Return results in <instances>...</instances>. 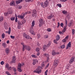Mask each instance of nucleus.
Here are the masks:
<instances>
[{
    "label": "nucleus",
    "mask_w": 75,
    "mask_h": 75,
    "mask_svg": "<svg viewBox=\"0 0 75 75\" xmlns=\"http://www.w3.org/2000/svg\"><path fill=\"white\" fill-rule=\"evenodd\" d=\"M48 0H46L45 2H44V5L45 7H48Z\"/></svg>",
    "instance_id": "4468645a"
},
{
    "label": "nucleus",
    "mask_w": 75,
    "mask_h": 75,
    "mask_svg": "<svg viewBox=\"0 0 75 75\" xmlns=\"http://www.w3.org/2000/svg\"><path fill=\"white\" fill-rule=\"evenodd\" d=\"M72 34L73 35H74V34H75V30L74 29H72Z\"/></svg>",
    "instance_id": "f704fd0d"
},
{
    "label": "nucleus",
    "mask_w": 75,
    "mask_h": 75,
    "mask_svg": "<svg viewBox=\"0 0 75 75\" xmlns=\"http://www.w3.org/2000/svg\"><path fill=\"white\" fill-rule=\"evenodd\" d=\"M40 23L39 24V27H41L42 25V24L44 23V21L42 18H40L39 20Z\"/></svg>",
    "instance_id": "39448f33"
},
{
    "label": "nucleus",
    "mask_w": 75,
    "mask_h": 75,
    "mask_svg": "<svg viewBox=\"0 0 75 75\" xmlns=\"http://www.w3.org/2000/svg\"><path fill=\"white\" fill-rule=\"evenodd\" d=\"M4 26L5 29L7 30L8 29V28L7 27V23L6 22H4Z\"/></svg>",
    "instance_id": "dca6fc26"
},
{
    "label": "nucleus",
    "mask_w": 75,
    "mask_h": 75,
    "mask_svg": "<svg viewBox=\"0 0 75 75\" xmlns=\"http://www.w3.org/2000/svg\"><path fill=\"white\" fill-rule=\"evenodd\" d=\"M40 37V34H38L37 35V37H38V38H39Z\"/></svg>",
    "instance_id": "69168bd1"
},
{
    "label": "nucleus",
    "mask_w": 75,
    "mask_h": 75,
    "mask_svg": "<svg viewBox=\"0 0 75 75\" xmlns=\"http://www.w3.org/2000/svg\"><path fill=\"white\" fill-rule=\"evenodd\" d=\"M72 22H71L69 24H68V26L69 27H71L72 26Z\"/></svg>",
    "instance_id": "ea45409f"
},
{
    "label": "nucleus",
    "mask_w": 75,
    "mask_h": 75,
    "mask_svg": "<svg viewBox=\"0 0 75 75\" xmlns=\"http://www.w3.org/2000/svg\"><path fill=\"white\" fill-rule=\"evenodd\" d=\"M6 74H7L8 75H11V74H10V73H9V72H8V71H6Z\"/></svg>",
    "instance_id": "c9c22d12"
},
{
    "label": "nucleus",
    "mask_w": 75,
    "mask_h": 75,
    "mask_svg": "<svg viewBox=\"0 0 75 75\" xmlns=\"http://www.w3.org/2000/svg\"><path fill=\"white\" fill-rule=\"evenodd\" d=\"M15 5V1L13 0L10 3V6H13Z\"/></svg>",
    "instance_id": "f8f14e48"
},
{
    "label": "nucleus",
    "mask_w": 75,
    "mask_h": 75,
    "mask_svg": "<svg viewBox=\"0 0 75 75\" xmlns=\"http://www.w3.org/2000/svg\"><path fill=\"white\" fill-rule=\"evenodd\" d=\"M59 62V60L58 59H56L54 60L53 65L55 67H56L58 65Z\"/></svg>",
    "instance_id": "7ed1b4c3"
},
{
    "label": "nucleus",
    "mask_w": 75,
    "mask_h": 75,
    "mask_svg": "<svg viewBox=\"0 0 75 75\" xmlns=\"http://www.w3.org/2000/svg\"><path fill=\"white\" fill-rule=\"evenodd\" d=\"M67 25H66V26H65L64 28V30H67Z\"/></svg>",
    "instance_id": "4d7b16f0"
},
{
    "label": "nucleus",
    "mask_w": 75,
    "mask_h": 75,
    "mask_svg": "<svg viewBox=\"0 0 75 75\" xmlns=\"http://www.w3.org/2000/svg\"><path fill=\"white\" fill-rule=\"evenodd\" d=\"M6 51V54H8V53H9L10 52V49L8 48H7L5 50Z\"/></svg>",
    "instance_id": "b1692460"
},
{
    "label": "nucleus",
    "mask_w": 75,
    "mask_h": 75,
    "mask_svg": "<svg viewBox=\"0 0 75 75\" xmlns=\"http://www.w3.org/2000/svg\"><path fill=\"white\" fill-rule=\"evenodd\" d=\"M12 11H8L7 13H4V14L5 15V16H7L8 15V14H11L12 13Z\"/></svg>",
    "instance_id": "1a4fd4ad"
},
{
    "label": "nucleus",
    "mask_w": 75,
    "mask_h": 75,
    "mask_svg": "<svg viewBox=\"0 0 75 75\" xmlns=\"http://www.w3.org/2000/svg\"><path fill=\"white\" fill-rule=\"evenodd\" d=\"M52 55H56V52H55L54 50H53L52 52Z\"/></svg>",
    "instance_id": "cd10ccee"
},
{
    "label": "nucleus",
    "mask_w": 75,
    "mask_h": 75,
    "mask_svg": "<svg viewBox=\"0 0 75 75\" xmlns=\"http://www.w3.org/2000/svg\"><path fill=\"white\" fill-rule=\"evenodd\" d=\"M54 17V15L53 14H50V15L47 16V18L49 20H50Z\"/></svg>",
    "instance_id": "423d86ee"
},
{
    "label": "nucleus",
    "mask_w": 75,
    "mask_h": 75,
    "mask_svg": "<svg viewBox=\"0 0 75 75\" xmlns=\"http://www.w3.org/2000/svg\"><path fill=\"white\" fill-rule=\"evenodd\" d=\"M21 45H23V51H25V47H26V45H24V42H22L21 43Z\"/></svg>",
    "instance_id": "f3484780"
},
{
    "label": "nucleus",
    "mask_w": 75,
    "mask_h": 75,
    "mask_svg": "<svg viewBox=\"0 0 75 75\" xmlns=\"http://www.w3.org/2000/svg\"><path fill=\"white\" fill-rule=\"evenodd\" d=\"M46 49H47V47L46 46V45H45L43 46V51H45L46 50Z\"/></svg>",
    "instance_id": "393cba45"
},
{
    "label": "nucleus",
    "mask_w": 75,
    "mask_h": 75,
    "mask_svg": "<svg viewBox=\"0 0 75 75\" xmlns=\"http://www.w3.org/2000/svg\"><path fill=\"white\" fill-rule=\"evenodd\" d=\"M68 36H67L65 38V39L66 40H67L68 39Z\"/></svg>",
    "instance_id": "680f3d73"
},
{
    "label": "nucleus",
    "mask_w": 75,
    "mask_h": 75,
    "mask_svg": "<svg viewBox=\"0 0 75 75\" xmlns=\"http://www.w3.org/2000/svg\"><path fill=\"white\" fill-rule=\"evenodd\" d=\"M57 6H58L59 7H62V6H61V4H57Z\"/></svg>",
    "instance_id": "3c124183"
},
{
    "label": "nucleus",
    "mask_w": 75,
    "mask_h": 75,
    "mask_svg": "<svg viewBox=\"0 0 75 75\" xmlns=\"http://www.w3.org/2000/svg\"><path fill=\"white\" fill-rule=\"evenodd\" d=\"M6 33H8L9 35L10 34V33H11V28L9 27V28L8 30V31H6Z\"/></svg>",
    "instance_id": "a211bd4d"
},
{
    "label": "nucleus",
    "mask_w": 75,
    "mask_h": 75,
    "mask_svg": "<svg viewBox=\"0 0 75 75\" xmlns=\"http://www.w3.org/2000/svg\"><path fill=\"white\" fill-rule=\"evenodd\" d=\"M25 49H26V50H28V51H30V50H31V48L29 46H26V47H25Z\"/></svg>",
    "instance_id": "412c9836"
},
{
    "label": "nucleus",
    "mask_w": 75,
    "mask_h": 75,
    "mask_svg": "<svg viewBox=\"0 0 75 75\" xmlns=\"http://www.w3.org/2000/svg\"><path fill=\"white\" fill-rule=\"evenodd\" d=\"M10 37L11 38H12V39H13V38H14V36H13L11 35L10 36Z\"/></svg>",
    "instance_id": "e2e57ef3"
},
{
    "label": "nucleus",
    "mask_w": 75,
    "mask_h": 75,
    "mask_svg": "<svg viewBox=\"0 0 75 75\" xmlns=\"http://www.w3.org/2000/svg\"><path fill=\"white\" fill-rule=\"evenodd\" d=\"M48 72V70H46L45 72V75H47V73Z\"/></svg>",
    "instance_id": "58836bf2"
},
{
    "label": "nucleus",
    "mask_w": 75,
    "mask_h": 75,
    "mask_svg": "<svg viewBox=\"0 0 75 75\" xmlns=\"http://www.w3.org/2000/svg\"><path fill=\"white\" fill-rule=\"evenodd\" d=\"M51 41H49L47 45V47H50V45H51Z\"/></svg>",
    "instance_id": "a878e982"
},
{
    "label": "nucleus",
    "mask_w": 75,
    "mask_h": 75,
    "mask_svg": "<svg viewBox=\"0 0 75 75\" xmlns=\"http://www.w3.org/2000/svg\"><path fill=\"white\" fill-rule=\"evenodd\" d=\"M33 64L34 65H35L36 64H37V63H38V60L37 59H33Z\"/></svg>",
    "instance_id": "9b49d317"
},
{
    "label": "nucleus",
    "mask_w": 75,
    "mask_h": 75,
    "mask_svg": "<svg viewBox=\"0 0 75 75\" xmlns=\"http://www.w3.org/2000/svg\"><path fill=\"white\" fill-rule=\"evenodd\" d=\"M4 62L3 61H1V64L3 65H4Z\"/></svg>",
    "instance_id": "864d4df0"
},
{
    "label": "nucleus",
    "mask_w": 75,
    "mask_h": 75,
    "mask_svg": "<svg viewBox=\"0 0 75 75\" xmlns=\"http://www.w3.org/2000/svg\"><path fill=\"white\" fill-rule=\"evenodd\" d=\"M21 25H18V29H20L21 28Z\"/></svg>",
    "instance_id": "5fc2aeb1"
},
{
    "label": "nucleus",
    "mask_w": 75,
    "mask_h": 75,
    "mask_svg": "<svg viewBox=\"0 0 75 75\" xmlns=\"http://www.w3.org/2000/svg\"><path fill=\"white\" fill-rule=\"evenodd\" d=\"M62 13L64 14H67V11H62Z\"/></svg>",
    "instance_id": "c756f323"
},
{
    "label": "nucleus",
    "mask_w": 75,
    "mask_h": 75,
    "mask_svg": "<svg viewBox=\"0 0 75 75\" xmlns=\"http://www.w3.org/2000/svg\"><path fill=\"white\" fill-rule=\"evenodd\" d=\"M35 24V21H33L32 22V26L31 27V28H33V27L34 26V25Z\"/></svg>",
    "instance_id": "4be33fe9"
},
{
    "label": "nucleus",
    "mask_w": 75,
    "mask_h": 75,
    "mask_svg": "<svg viewBox=\"0 0 75 75\" xmlns=\"http://www.w3.org/2000/svg\"><path fill=\"white\" fill-rule=\"evenodd\" d=\"M12 69L13 70V71H14V72H16V68L14 67H12Z\"/></svg>",
    "instance_id": "de8ad7c7"
},
{
    "label": "nucleus",
    "mask_w": 75,
    "mask_h": 75,
    "mask_svg": "<svg viewBox=\"0 0 75 75\" xmlns=\"http://www.w3.org/2000/svg\"><path fill=\"white\" fill-rule=\"evenodd\" d=\"M16 56H14L13 57L12 61L10 62V63L11 64H12V63H15L16 62Z\"/></svg>",
    "instance_id": "6e6552de"
},
{
    "label": "nucleus",
    "mask_w": 75,
    "mask_h": 75,
    "mask_svg": "<svg viewBox=\"0 0 75 75\" xmlns=\"http://www.w3.org/2000/svg\"><path fill=\"white\" fill-rule=\"evenodd\" d=\"M67 67H68V68H70V67H71V66L69 64H68Z\"/></svg>",
    "instance_id": "052dcab7"
},
{
    "label": "nucleus",
    "mask_w": 75,
    "mask_h": 75,
    "mask_svg": "<svg viewBox=\"0 0 75 75\" xmlns=\"http://www.w3.org/2000/svg\"><path fill=\"white\" fill-rule=\"evenodd\" d=\"M27 14V12H25V13H22V15H23V16H25V15H26V14Z\"/></svg>",
    "instance_id": "79ce46f5"
},
{
    "label": "nucleus",
    "mask_w": 75,
    "mask_h": 75,
    "mask_svg": "<svg viewBox=\"0 0 75 75\" xmlns=\"http://www.w3.org/2000/svg\"><path fill=\"white\" fill-rule=\"evenodd\" d=\"M40 48H39L37 47L36 48V51L37 52H38V51H40Z\"/></svg>",
    "instance_id": "72a5a7b5"
},
{
    "label": "nucleus",
    "mask_w": 75,
    "mask_h": 75,
    "mask_svg": "<svg viewBox=\"0 0 75 75\" xmlns=\"http://www.w3.org/2000/svg\"><path fill=\"white\" fill-rule=\"evenodd\" d=\"M75 58L74 57H72L71 58V60L69 61V64H72V62L74 61V59Z\"/></svg>",
    "instance_id": "2eb2a0df"
},
{
    "label": "nucleus",
    "mask_w": 75,
    "mask_h": 75,
    "mask_svg": "<svg viewBox=\"0 0 75 75\" xmlns=\"http://www.w3.org/2000/svg\"><path fill=\"white\" fill-rule=\"evenodd\" d=\"M11 21H13L15 20V17H12L11 18Z\"/></svg>",
    "instance_id": "7c9ffc66"
},
{
    "label": "nucleus",
    "mask_w": 75,
    "mask_h": 75,
    "mask_svg": "<svg viewBox=\"0 0 75 75\" xmlns=\"http://www.w3.org/2000/svg\"><path fill=\"white\" fill-rule=\"evenodd\" d=\"M15 22H17V17H16Z\"/></svg>",
    "instance_id": "774afa93"
},
{
    "label": "nucleus",
    "mask_w": 75,
    "mask_h": 75,
    "mask_svg": "<svg viewBox=\"0 0 75 75\" xmlns=\"http://www.w3.org/2000/svg\"><path fill=\"white\" fill-rule=\"evenodd\" d=\"M66 41H67V40H66L65 39L62 40V42H66Z\"/></svg>",
    "instance_id": "37998d69"
},
{
    "label": "nucleus",
    "mask_w": 75,
    "mask_h": 75,
    "mask_svg": "<svg viewBox=\"0 0 75 75\" xmlns=\"http://www.w3.org/2000/svg\"><path fill=\"white\" fill-rule=\"evenodd\" d=\"M7 68L8 70H9V71H10V70H11V67H9Z\"/></svg>",
    "instance_id": "49530a36"
},
{
    "label": "nucleus",
    "mask_w": 75,
    "mask_h": 75,
    "mask_svg": "<svg viewBox=\"0 0 75 75\" xmlns=\"http://www.w3.org/2000/svg\"><path fill=\"white\" fill-rule=\"evenodd\" d=\"M33 1V0H26V2H29V1H31L32 2V1Z\"/></svg>",
    "instance_id": "09e8293b"
},
{
    "label": "nucleus",
    "mask_w": 75,
    "mask_h": 75,
    "mask_svg": "<svg viewBox=\"0 0 75 75\" xmlns=\"http://www.w3.org/2000/svg\"><path fill=\"white\" fill-rule=\"evenodd\" d=\"M60 25V23H59V22L58 23V26L57 27V28H58L59 27V26Z\"/></svg>",
    "instance_id": "bf43d9fd"
},
{
    "label": "nucleus",
    "mask_w": 75,
    "mask_h": 75,
    "mask_svg": "<svg viewBox=\"0 0 75 75\" xmlns=\"http://www.w3.org/2000/svg\"><path fill=\"white\" fill-rule=\"evenodd\" d=\"M37 16V11L35 9L33 10L32 16L33 17H35Z\"/></svg>",
    "instance_id": "0eeeda50"
},
{
    "label": "nucleus",
    "mask_w": 75,
    "mask_h": 75,
    "mask_svg": "<svg viewBox=\"0 0 75 75\" xmlns=\"http://www.w3.org/2000/svg\"><path fill=\"white\" fill-rule=\"evenodd\" d=\"M9 67V66H8V64H6V68H7Z\"/></svg>",
    "instance_id": "0e129e2a"
},
{
    "label": "nucleus",
    "mask_w": 75,
    "mask_h": 75,
    "mask_svg": "<svg viewBox=\"0 0 75 75\" xmlns=\"http://www.w3.org/2000/svg\"><path fill=\"white\" fill-rule=\"evenodd\" d=\"M24 65V64L23 63H22V64H21V63H18V71H19V72H21V71H22V70L21 69V66H23Z\"/></svg>",
    "instance_id": "f257e3e1"
},
{
    "label": "nucleus",
    "mask_w": 75,
    "mask_h": 75,
    "mask_svg": "<svg viewBox=\"0 0 75 75\" xmlns=\"http://www.w3.org/2000/svg\"><path fill=\"white\" fill-rule=\"evenodd\" d=\"M22 1H23V0H18L16 1V4H20Z\"/></svg>",
    "instance_id": "5701e85b"
},
{
    "label": "nucleus",
    "mask_w": 75,
    "mask_h": 75,
    "mask_svg": "<svg viewBox=\"0 0 75 75\" xmlns=\"http://www.w3.org/2000/svg\"><path fill=\"white\" fill-rule=\"evenodd\" d=\"M34 72L37 74H40L41 72V67H38L34 71Z\"/></svg>",
    "instance_id": "f03ea898"
},
{
    "label": "nucleus",
    "mask_w": 75,
    "mask_h": 75,
    "mask_svg": "<svg viewBox=\"0 0 75 75\" xmlns=\"http://www.w3.org/2000/svg\"><path fill=\"white\" fill-rule=\"evenodd\" d=\"M41 7H42L43 8H44V4L43 3H41Z\"/></svg>",
    "instance_id": "a19ab883"
},
{
    "label": "nucleus",
    "mask_w": 75,
    "mask_h": 75,
    "mask_svg": "<svg viewBox=\"0 0 75 75\" xmlns=\"http://www.w3.org/2000/svg\"><path fill=\"white\" fill-rule=\"evenodd\" d=\"M59 33L60 34H64L62 32H61V31H59Z\"/></svg>",
    "instance_id": "6e6d98bb"
},
{
    "label": "nucleus",
    "mask_w": 75,
    "mask_h": 75,
    "mask_svg": "<svg viewBox=\"0 0 75 75\" xmlns=\"http://www.w3.org/2000/svg\"><path fill=\"white\" fill-rule=\"evenodd\" d=\"M60 25L61 27H63V26H64V24H63V23H60Z\"/></svg>",
    "instance_id": "8fccbe9b"
},
{
    "label": "nucleus",
    "mask_w": 75,
    "mask_h": 75,
    "mask_svg": "<svg viewBox=\"0 0 75 75\" xmlns=\"http://www.w3.org/2000/svg\"><path fill=\"white\" fill-rule=\"evenodd\" d=\"M47 30L48 32H50L51 31V29L50 28H49L47 29Z\"/></svg>",
    "instance_id": "e433bc0d"
},
{
    "label": "nucleus",
    "mask_w": 75,
    "mask_h": 75,
    "mask_svg": "<svg viewBox=\"0 0 75 75\" xmlns=\"http://www.w3.org/2000/svg\"><path fill=\"white\" fill-rule=\"evenodd\" d=\"M44 55L45 56L47 57V62H48L50 60V58H49V55L48 54H47L46 53H44Z\"/></svg>",
    "instance_id": "9d476101"
},
{
    "label": "nucleus",
    "mask_w": 75,
    "mask_h": 75,
    "mask_svg": "<svg viewBox=\"0 0 75 75\" xmlns=\"http://www.w3.org/2000/svg\"><path fill=\"white\" fill-rule=\"evenodd\" d=\"M18 25H21V23L20 22L18 21Z\"/></svg>",
    "instance_id": "603ef678"
},
{
    "label": "nucleus",
    "mask_w": 75,
    "mask_h": 75,
    "mask_svg": "<svg viewBox=\"0 0 75 75\" xmlns=\"http://www.w3.org/2000/svg\"><path fill=\"white\" fill-rule=\"evenodd\" d=\"M56 38L57 41H59V40L60 39V37L59 36V35H57L56 37Z\"/></svg>",
    "instance_id": "aec40b11"
},
{
    "label": "nucleus",
    "mask_w": 75,
    "mask_h": 75,
    "mask_svg": "<svg viewBox=\"0 0 75 75\" xmlns=\"http://www.w3.org/2000/svg\"><path fill=\"white\" fill-rule=\"evenodd\" d=\"M30 33H31L32 35H34L35 34V33H34V32L33 31H30Z\"/></svg>",
    "instance_id": "c85d7f7f"
},
{
    "label": "nucleus",
    "mask_w": 75,
    "mask_h": 75,
    "mask_svg": "<svg viewBox=\"0 0 75 75\" xmlns=\"http://www.w3.org/2000/svg\"><path fill=\"white\" fill-rule=\"evenodd\" d=\"M32 57H33V58H37V56L34 54L32 55Z\"/></svg>",
    "instance_id": "473e14b6"
},
{
    "label": "nucleus",
    "mask_w": 75,
    "mask_h": 75,
    "mask_svg": "<svg viewBox=\"0 0 75 75\" xmlns=\"http://www.w3.org/2000/svg\"><path fill=\"white\" fill-rule=\"evenodd\" d=\"M24 16L22 15V13L21 14V15H19L18 16V18H21V19L23 18H24Z\"/></svg>",
    "instance_id": "6ab92c4d"
},
{
    "label": "nucleus",
    "mask_w": 75,
    "mask_h": 75,
    "mask_svg": "<svg viewBox=\"0 0 75 75\" xmlns=\"http://www.w3.org/2000/svg\"><path fill=\"white\" fill-rule=\"evenodd\" d=\"M68 0H60V1L62 2H65L66 1H67Z\"/></svg>",
    "instance_id": "a18cd8bd"
},
{
    "label": "nucleus",
    "mask_w": 75,
    "mask_h": 75,
    "mask_svg": "<svg viewBox=\"0 0 75 75\" xmlns=\"http://www.w3.org/2000/svg\"><path fill=\"white\" fill-rule=\"evenodd\" d=\"M2 45L3 46H4L5 47H6V46H7V44H6V43H3Z\"/></svg>",
    "instance_id": "c03bdc74"
},
{
    "label": "nucleus",
    "mask_w": 75,
    "mask_h": 75,
    "mask_svg": "<svg viewBox=\"0 0 75 75\" xmlns=\"http://www.w3.org/2000/svg\"><path fill=\"white\" fill-rule=\"evenodd\" d=\"M48 38V35H46L45 36V38Z\"/></svg>",
    "instance_id": "13d9d810"
},
{
    "label": "nucleus",
    "mask_w": 75,
    "mask_h": 75,
    "mask_svg": "<svg viewBox=\"0 0 75 75\" xmlns=\"http://www.w3.org/2000/svg\"><path fill=\"white\" fill-rule=\"evenodd\" d=\"M65 45H62L61 46V48L62 49H64V48H65Z\"/></svg>",
    "instance_id": "4c0bfd02"
},
{
    "label": "nucleus",
    "mask_w": 75,
    "mask_h": 75,
    "mask_svg": "<svg viewBox=\"0 0 75 75\" xmlns=\"http://www.w3.org/2000/svg\"><path fill=\"white\" fill-rule=\"evenodd\" d=\"M65 31H66V30H65V29H63L62 30V32L63 33H65Z\"/></svg>",
    "instance_id": "338daca9"
},
{
    "label": "nucleus",
    "mask_w": 75,
    "mask_h": 75,
    "mask_svg": "<svg viewBox=\"0 0 75 75\" xmlns=\"http://www.w3.org/2000/svg\"><path fill=\"white\" fill-rule=\"evenodd\" d=\"M71 47V42H69L68 44L67 45L66 49H68V48H70Z\"/></svg>",
    "instance_id": "ddd939ff"
},
{
    "label": "nucleus",
    "mask_w": 75,
    "mask_h": 75,
    "mask_svg": "<svg viewBox=\"0 0 75 75\" xmlns=\"http://www.w3.org/2000/svg\"><path fill=\"white\" fill-rule=\"evenodd\" d=\"M5 37V34L4 33H3L2 35V38H4Z\"/></svg>",
    "instance_id": "2f4dec72"
},
{
    "label": "nucleus",
    "mask_w": 75,
    "mask_h": 75,
    "mask_svg": "<svg viewBox=\"0 0 75 75\" xmlns=\"http://www.w3.org/2000/svg\"><path fill=\"white\" fill-rule=\"evenodd\" d=\"M4 20V18L3 16H1L0 17V22H1V21H3V20Z\"/></svg>",
    "instance_id": "bb28decb"
},
{
    "label": "nucleus",
    "mask_w": 75,
    "mask_h": 75,
    "mask_svg": "<svg viewBox=\"0 0 75 75\" xmlns=\"http://www.w3.org/2000/svg\"><path fill=\"white\" fill-rule=\"evenodd\" d=\"M23 37L25 38L26 39H32V38H30V36L28 35H27V34L24 33L23 34Z\"/></svg>",
    "instance_id": "20e7f679"
}]
</instances>
